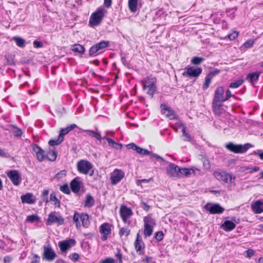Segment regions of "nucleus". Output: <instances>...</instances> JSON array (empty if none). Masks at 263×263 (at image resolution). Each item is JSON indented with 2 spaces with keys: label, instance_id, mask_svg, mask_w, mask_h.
<instances>
[{
  "label": "nucleus",
  "instance_id": "nucleus-9",
  "mask_svg": "<svg viewBox=\"0 0 263 263\" xmlns=\"http://www.w3.org/2000/svg\"><path fill=\"white\" fill-rule=\"evenodd\" d=\"M113 226L108 222H105L101 224L99 227V232L102 235L101 240L106 241L109 236L111 235Z\"/></svg>",
  "mask_w": 263,
  "mask_h": 263
},
{
  "label": "nucleus",
  "instance_id": "nucleus-29",
  "mask_svg": "<svg viewBox=\"0 0 263 263\" xmlns=\"http://www.w3.org/2000/svg\"><path fill=\"white\" fill-rule=\"evenodd\" d=\"M178 171L179 172V177L181 176L188 177L191 175L192 173H195V171L194 170L185 167H179V169L178 170Z\"/></svg>",
  "mask_w": 263,
  "mask_h": 263
},
{
  "label": "nucleus",
  "instance_id": "nucleus-44",
  "mask_svg": "<svg viewBox=\"0 0 263 263\" xmlns=\"http://www.w3.org/2000/svg\"><path fill=\"white\" fill-rule=\"evenodd\" d=\"M204 61V59L199 57H194L191 60V64L195 65H200L203 61Z\"/></svg>",
  "mask_w": 263,
  "mask_h": 263
},
{
  "label": "nucleus",
  "instance_id": "nucleus-5",
  "mask_svg": "<svg viewBox=\"0 0 263 263\" xmlns=\"http://www.w3.org/2000/svg\"><path fill=\"white\" fill-rule=\"evenodd\" d=\"M252 145L250 143L237 144L230 142L226 144V148L229 151L235 154H241L246 152Z\"/></svg>",
  "mask_w": 263,
  "mask_h": 263
},
{
  "label": "nucleus",
  "instance_id": "nucleus-3",
  "mask_svg": "<svg viewBox=\"0 0 263 263\" xmlns=\"http://www.w3.org/2000/svg\"><path fill=\"white\" fill-rule=\"evenodd\" d=\"M106 10L102 7H100L92 13L89 17V26L94 27L98 26L102 21Z\"/></svg>",
  "mask_w": 263,
  "mask_h": 263
},
{
  "label": "nucleus",
  "instance_id": "nucleus-36",
  "mask_svg": "<svg viewBox=\"0 0 263 263\" xmlns=\"http://www.w3.org/2000/svg\"><path fill=\"white\" fill-rule=\"evenodd\" d=\"M84 132L87 133L89 136L95 138L100 141H101L102 137L100 133H96L92 130H85Z\"/></svg>",
  "mask_w": 263,
  "mask_h": 263
},
{
  "label": "nucleus",
  "instance_id": "nucleus-31",
  "mask_svg": "<svg viewBox=\"0 0 263 263\" xmlns=\"http://www.w3.org/2000/svg\"><path fill=\"white\" fill-rule=\"evenodd\" d=\"M138 0H128V6L129 11L135 13L138 9Z\"/></svg>",
  "mask_w": 263,
  "mask_h": 263
},
{
  "label": "nucleus",
  "instance_id": "nucleus-58",
  "mask_svg": "<svg viewBox=\"0 0 263 263\" xmlns=\"http://www.w3.org/2000/svg\"><path fill=\"white\" fill-rule=\"evenodd\" d=\"M98 51L96 48H95V46L93 45L92 46L89 50V55L90 57H93L95 55V54Z\"/></svg>",
  "mask_w": 263,
  "mask_h": 263
},
{
  "label": "nucleus",
  "instance_id": "nucleus-24",
  "mask_svg": "<svg viewBox=\"0 0 263 263\" xmlns=\"http://www.w3.org/2000/svg\"><path fill=\"white\" fill-rule=\"evenodd\" d=\"M78 171L84 174H89L92 176L94 171L92 168V165H77Z\"/></svg>",
  "mask_w": 263,
  "mask_h": 263
},
{
  "label": "nucleus",
  "instance_id": "nucleus-6",
  "mask_svg": "<svg viewBox=\"0 0 263 263\" xmlns=\"http://www.w3.org/2000/svg\"><path fill=\"white\" fill-rule=\"evenodd\" d=\"M144 230L143 234L145 238L152 235L154 227L156 225L155 220L150 215L145 216L143 218Z\"/></svg>",
  "mask_w": 263,
  "mask_h": 263
},
{
  "label": "nucleus",
  "instance_id": "nucleus-38",
  "mask_svg": "<svg viewBox=\"0 0 263 263\" xmlns=\"http://www.w3.org/2000/svg\"><path fill=\"white\" fill-rule=\"evenodd\" d=\"M50 200L53 202V204L55 207H60V200L57 198L56 194L54 192H53L50 194Z\"/></svg>",
  "mask_w": 263,
  "mask_h": 263
},
{
  "label": "nucleus",
  "instance_id": "nucleus-28",
  "mask_svg": "<svg viewBox=\"0 0 263 263\" xmlns=\"http://www.w3.org/2000/svg\"><path fill=\"white\" fill-rule=\"evenodd\" d=\"M221 227L224 231L229 232L235 228L236 224L232 221L226 220L222 224Z\"/></svg>",
  "mask_w": 263,
  "mask_h": 263
},
{
  "label": "nucleus",
  "instance_id": "nucleus-59",
  "mask_svg": "<svg viewBox=\"0 0 263 263\" xmlns=\"http://www.w3.org/2000/svg\"><path fill=\"white\" fill-rule=\"evenodd\" d=\"M33 45L35 48H40L43 47V43L41 41L35 40L33 42Z\"/></svg>",
  "mask_w": 263,
  "mask_h": 263
},
{
  "label": "nucleus",
  "instance_id": "nucleus-15",
  "mask_svg": "<svg viewBox=\"0 0 263 263\" xmlns=\"http://www.w3.org/2000/svg\"><path fill=\"white\" fill-rule=\"evenodd\" d=\"M124 172L121 170L115 169L111 173L110 176L111 183L115 185L119 182L124 177Z\"/></svg>",
  "mask_w": 263,
  "mask_h": 263
},
{
  "label": "nucleus",
  "instance_id": "nucleus-2",
  "mask_svg": "<svg viewBox=\"0 0 263 263\" xmlns=\"http://www.w3.org/2000/svg\"><path fill=\"white\" fill-rule=\"evenodd\" d=\"M127 149H132L135 151L138 154L141 155H150V159L156 158L159 163H165L168 164H174L173 162H170L168 160L163 158L156 154L153 153L147 149L141 148L134 143H131L126 145Z\"/></svg>",
  "mask_w": 263,
  "mask_h": 263
},
{
  "label": "nucleus",
  "instance_id": "nucleus-25",
  "mask_svg": "<svg viewBox=\"0 0 263 263\" xmlns=\"http://www.w3.org/2000/svg\"><path fill=\"white\" fill-rule=\"evenodd\" d=\"M251 208L255 214H260L263 212V203L257 200L251 205Z\"/></svg>",
  "mask_w": 263,
  "mask_h": 263
},
{
  "label": "nucleus",
  "instance_id": "nucleus-46",
  "mask_svg": "<svg viewBox=\"0 0 263 263\" xmlns=\"http://www.w3.org/2000/svg\"><path fill=\"white\" fill-rule=\"evenodd\" d=\"M0 156L4 158H10L15 162L14 157L11 156L8 152L1 148H0Z\"/></svg>",
  "mask_w": 263,
  "mask_h": 263
},
{
  "label": "nucleus",
  "instance_id": "nucleus-63",
  "mask_svg": "<svg viewBox=\"0 0 263 263\" xmlns=\"http://www.w3.org/2000/svg\"><path fill=\"white\" fill-rule=\"evenodd\" d=\"M152 261L153 257L148 256H146L142 259V261L144 263H152Z\"/></svg>",
  "mask_w": 263,
  "mask_h": 263
},
{
  "label": "nucleus",
  "instance_id": "nucleus-30",
  "mask_svg": "<svg viewBox=\"0 0 263 263\" xmlns=\"http://www.w3.org/2000/svg\"><path fill=\"white\" fill-rule=\"evenodd\" d=\"M77 127V126L75 124H70L66 128L61 129L60 131L59 136L64 140V136Z\"/></svg>",
  "mask_w": 263,
  "mask_h": 263
},
{
  "label": "nucleus",
  "instance_id": "nucleus-62",
  "mask_svg": "<svg viewBox=\"0 0 263 263\" xmlns=\"http://www.w3.org/2000/svg\"><path fill=\"white\" fill-rule=\"evenodd\" d=\"M254 41L253 40H248L243 44L245 48H249L253 46Z\"/></svg>",
  "mask_w": 263,
  "mask_h": 263
},
{
  "label": "nucleus",
  "instance_id": "nucleus-33",
  "mask_svg": "<svg viewBox=\"0 0 263 263\" xmlns=\"http://www.w3.org/2000/svg\"><path fill=\"white\" fill-rule=\"evenodd\" d=\"M130 232L131 231L128 227H124L119 228L118 234L120 237L124 236L127 237L130 235Z\"/></svg>",
  "mask_w": 263,
  "mask_h": 263
},
{
  "label": "nucleus",
  "instance_id": "nucleus-42",
  "mask_svg": "<svg viewBox=\"0 0 263 263\" xmlns=\"http://www.w3.org/2000/svg\"><path fill=\"white\" fill-rule=\"evenodd\" d=\"M109 145L113 148L117 149H121L122 147V145L121 143L115 142L114 140L110 138L108 140Z\"/></svg>",
  "mask_w": 263,
  "mask_h": 263
},
{
  "label": "nucleus",
  "instance_id": "nucleus-32",
  "mask_svg": "<svg viewBox=\"0 0 263 263\" xmlns=\"http://www.w3.org/2000/svg\"><path fill=\"white\" fill-rule=\"evenodd\" d=\"M222 103L219 102H212V109L215 114L220 115L221 113V106Z\"/></svg>",
  "mask_w": 263,
  "mask_h": 263
},
{
  "label": "nucleus",
  "instance_id": "nucleus-19",
  "mask_svg": "<svg viewBox=\"0 0 263 263\" xmlns=\"http://www.w3.org/2000/svg\"><path fill=\"white\" fill-rule=\"evenodd\" d=\"M7 176L14 185H18L20 184L21 178L17 171H10L7 173Z\"/></svg>",
  "mask_w": 263,
  "mask_h": 263
},
{
  "label": "nucleus",
  "instance_id": "nucleus-35",
  "mask_svg": "<svg viewBox=\"0 0 263 263\" xmlns=\"http://www.w3.org/2000/svg\"><path fill=\"white\" fill-rule=\"evenodd\" d=\"M109 45V42L108 41H102L98 43L95 44V48L98 51L107 47Z\"/></svg>",
  "mask_w": 263,
  "mask_h": 263
},
{
  "label": "nucleus",
  "instance_id": "nucleus-50",
  "mask_svg": "<svg viewBox=\"0 0 263 263\" xmlns=\"http://www.w3.org/2000/svg\"><path fill=\"white\" fill-rule=\"evenodd\" d=\"M41 258L40 256L36 254H33L32 257L31 259L30 263H40Z\"/></svg>",
  "mask_w": 263,
  "mask_h": 263
},
{
  "label": "nucleus",
  "instance_id": "nucleus-22",
  "mask_svg": "<svg viewBox=\"0 0 263 263\" xmlns=\"http://www.w3.org/2000/svg\"><path fill=\"white\" fill-rule=\"evenodd\" d=\"M261 73V72L258 71L249 73L247 74L246 79L252 85H254L255 82L258 81Z\"/></svg>",
  "mask_w": 263,
  "mask_h": 263
},
{
  "label": "nucleus",
  "instance_id": "nucleus-7",
  "mask_svg": "<svg viewBox=\"0 0 263 263\" xmlns=\"http://www.w3.org/2000/svg\"><path fill=\"white\" fill-rule=\"evenodd\" d=\"M119 214L124 223L128 225L131 223L130 219L133 216L134 213L130 208L125 204H122L120 208Z\"/></svg>",
  "mask_w": 263,
  "mask_h": 263
},
{
  "label": "nucleus",
  "instance_id": "nucleus-40",
  "mask_svg": "<svg viewBox=\"0 0 263 263\" xmlns=\"http://www.w3.org/2000/svg\"><path fill=\"white\" fill-rule=\"evenodd\" d=\"M244 80L238 79L234 82L231 83L229 85V88H237L240 86L243 83Z\"/></svg>",
  "mask_w": 263,
  "mask_h": 263
},
{
  "label": "nucleus",
  "instance_id": "nucleus-13",
  "mask_svg": "<svg viewBox=\"0 0 263 263\" xmlns=\"http://www.w3.org/2000/svg\"><path fill=\"white\" fill-rule=\"evenodd\" d=\"M76 245V241L74 239H67L59 242V247L62 253H65L71 247Z\"/></svg>",
  "mask_w": 263,
  "mask_h": 263
},
{
  "label": "nucleus",
  "instance_id": "nucleus-27",
  "mask_svg": "<svg viewBox=\"0 0 263 263\" xmlns=\"http://www.w3.org/2000/svg\"><path fill=\"white\" fill-rule=\"evenodd\" d=\"M95 204V200L92 195L88 193L86 196V198L84 202V206L85 208H91L94 206Z\"/></svg>",
  "mask_w": 263,
  "mask_h": 263
},
{
  "label": "nucleus",
  "instance_id": "nucleus-43",
  "mask_svg": "<svg viewBox=\"0 0 263 263\" xmlns=\"http://www.w3.org/2000/svg\"><path fill=\"white\" fill-rule=\"evenodd\" d=\"M72 50L75 52L83 53L85 49L83 46L80 44H76L72 47Z\"/></svg>",
  "mask_w": 263,
  "mask_h": 263
},
{
  "label": "nucleus",
  "instance_id": "nucleus-17",
  "mask_svg": "<svg viewBox=\"0 0 263 263\" xmlns=\"http://www.w3.org/2000/svg\"><path fill=\"white\" fill-rule=\"evenodd\" d=\"M160 108L162 110V114H164L166 117L171 120L177 119L178 116L175 114L174 110L167 106L165 104H162L160 105Z\"/></svg>",
  "mask_w": 263,
  "mask_h": 263
},
{
  "label": "nucleus",
  "instance_id": "nucleus-10",
  "mask_svg": "<svg viewBox=\"0 0 263 263\" xmlns=\"http://www.w3.org/2000/svg\"><path fill=\"white\" fill-rule=\"evenodd\" d=\"M53 223H57L58 225H62L64 223V218L62 216H58L55 211L50 212L46 220L47 225L50 226Z\"/></svg>",
  "mask_w": 263,
  "mask_h": 263
},
{
  "label": "nucleus",
  "instance_id": "nucleus-16",
  "mask_svg": "<svg viewBox=\"0 0 263 263\" xmlns=\"http://www.w3.org/2000/svg\"><path fill=\"white\" fill-rule=\"evenodd\" d=\"M213 175L217 180L224 183H227L229 181L231 182L232 180V175L224 171L214 172Z\"/></svg>",
  "mask_w": 263,
  "mask_h": 263
},
{
  "label": "nucleus",
  "instance_id": "nucleus-12",
  "mask_svg": "<svg viewBox=\"0 0 263 263\" xmlns=\"http://www.w3.org/2000/svg\"><path fill=\"white\" fill-rule=\"evenodd\" d=\"M134 247L136 252L139 255H143L144 254L145 243L139 233L136 235V238L134 242Z\"/></svg>",
  "mask_w": 263,
  "mask_h": 263
},
{
  "label": "nucleus",
  "instance_id": "nucleus-23",
  "mask_svg": "<svg viewBox=\"0 0 263 263\" xmlns=\"http://www.w3.org/2000/svg\"><path fill=\"white\" fill-rule=\"evenodd\" d=\"M70 188L74 193H78L81 190V184L78 178H75L71 180L70 183Z\"/></svg>",
  "mask_w": 263,
  "mask_h": 263
},
{
  "label": "nucleus",
  "instance_id": "nucleus-49",
  "mask_svg": "<svg viewBox=\"0 0 263 263\" xmlns=\"http://www.w3.org/2000/svg\"><path fill=\"white\" fill-rule=\"evenodd\" d=\"M69 258L74 262L79 261L80 259V255L77 253H73L69 255Z\"/></svg>",
  "mask_w": 263,
  "mask_h": 263
},
{
  "label": "nucleus",
  "instance_id": "nucleus-11",
  "mask_svg": "<svg viewBox=\"0 0 263 263\" xmlns=\"http://www.w3.org/2000/svg\"><path fill=\"white\" fill-rule=\"evenodd\" d=\"M44 251L43 253V259L48 261H53L57 256L55 251L50 246H44Z\"/></svg>",
  "mask_w": 263,
  "mask_h": 263
},
{
  "label": "nucleus",
  "instance_id": "nucleus-41",
  "mask_svg": "<svg viewBox=\"0 0 263 263\" xmlns=\"http://www.w3.org/2000/svg\"><path fill=\"white\" fill-rule=\"evenodd\" d=\"M63 140H64L59 135L57 139H50L48 142V144L49 145L53 146L54 145H59Z\"/></svg>",
  "mask_w": 263,
  "mask_h": 263
},
{
  "label": "nucleus",
  "instance_id": "nucleus-53",
  "mask_svg": "<svg viewBox=\"0 0 263 263\" xmlns=\"http://www.w3.org/2000/svg\"><path fill=\"white\" fill-rule=\"evenodd\" d=\"M121 59L123 64L128 68H130V64L129 61L126 60L125 57H124L122 53H121Z\"/></svg>",
  "mask_w": 263,
  "mask_h": 263
},
{
  "label": "nucleus",
  "instance_id": "nucleus-48",
  "mask_svg": "<svg viewBox=\"0 0 263 263\" xmlns=\"http://www.w3.org/2000/svg\"><path fill=\"white\" fill-rule=\"evenodd\" d=\"M5 58L7 60L8 65H13L15 64V63L14 62L13 55L10 54H8L5 55Z\"/></svg>",
  "mask_w": 263,
  "mask_h": 263
},
{
  "label": "nucleus",
  "instance_id": "nucleus-34",
  "mask_svg": "<svg viewBox=\"0 0 263 263\" xmlns=\"http://www.w3.org/2000/svg\"><path fill=\"white\" fill-rule=\"evenodd\" d=\"M12 40L15 42L17 46L21 48H24L26 45V41L23 38L15 36L12 37Z\"/></svg>",
  "mask_w": 263,
  "mask_h": 263
},
{
  "label": "nucleus",
  "instance_id": "nucleus-39",
  "mask_svg": "<svg viewBox=\"0 0 263 263\" xmlns=\"http://www.w3.org/2000/svg\"><path fill=\"white\" fill-rule=\"evenodd\" d=\"M240 170L241 171L244 172L246 173H252L253 172L258 171L259 170V167L257 166L249 167V166H245L241 167Z\"/></svg>",
  "mask_w": 263,
  "mask_h": 263
},
{
  "label": "nucleus",
  "instance_id": "nucleus-20",
  "mask_svg": "<svg viewBox=\"0 0 263 263\" xmlns=\"http://www.w3.org/2000/svg\"><path fill=\"white\" fill-rule=\"evenodd\" d=\"M21 199L23 203L34 204L36 202L35 198L31 193H27L22 195Z\"/></svg>",
  "mask_w": 263,
  "mask_h": 263
},
{
  "label": "nucleus",
  "instance_id": "nucleus-57",
  "mask_svg": "<svg viewBox=\"0 0 263 263\" xmlns=\"http://www.w3.org/2000/svg\"><path fill=\"white\" fill-rule=\"evenodd\" d=\"M99 263H116V260L111 257H106L101 260Z\"/></svg>",
  "mask_w": 263,
  "mask_h": 263
},
{
  "label": "nucleus",
  "instance_id": "nucleus-8",
  "mask_svg": "<svg viewBox=\"0 0 263 263\" xmlns=\"http://www.w3.org/2000/svg\"><path fill=\"white\" fill-rule=\"evenodd\" d=\"M143 83V89L148 88L147 93L151 97L153 98L155 93L157 91V86L156 85V79L154 78L148 77L145 81H142Z\"/></svg>",
  "mask_w": 263,
  "mask_h": 263
},
{
  "label": "nucleus",
  "instance_id": "nucleus-52",
  "mask_svg": "<svg viewBox=\"0 0 263 263\" xmlns=\"http://www.w3.org/2000/svg\"><path fill=\"white\" fill-rule=\"evenodd\" d=\"M49 193V191L48 189H44L42 193V196L44 197L43 201L46 203H48L49 202L48 199Z\"/></svg>",
  "mask_w": 263,
  "mask_h": 263
},
{
  "label": "nucleus",
  "instance_id": "nucleus-26",
  "mask_svg": "<svg viewBox=\"0 0 263 263\" xmlns=\"http://www.w3.org/2000/svg\"><path fill=\"white\" fill-rule=\"evenodd\" d=\"M179 169V167L178 165H169L167 167L166 171L171 177H179V172L178 171Z\"/></svg>",
  "mask_w": 263,
  "mask_h": 263
},
{
  "label": "nucleus",
  "instance_id": "nucleus-61",
  "mask_svg": "<svg viewBox=\"0 0 263 263\" xmlns=\"http://www.w3.org/2000/svg\"><path fill=\"white\" fill-rule=\"evenodd\" d=\"M238 33L237 31H234L232 33L228 34V36L230 40H234L238 36Z\"/></svg>",
  "mask_w": 263,
  "mask_h": 263
},
{
  "label": "nucleus",
  "instance_id": "nucleus-60",
  "mask_svg": "<svg viewBox=\"0 0 263 263\" xmlns=\"http://www.w3.org/2000/svg\"><path fill=\"white\" fill-rule=\"evenodd\" d=\"M140 205L141 208H142V209L146 212H148L150 210V206L143 201L141 202Z\"/></svg>",
  "mask_w": 263,
  "mask_h": 263
},
{
  "label": "nucleus",
  "instance_id": "nucleus-45",
  "mask_svg": "<svg viewBox=\"0 0 263 263\" xmlns=\"http://www.w3.org/2000/svg\"><path fill=\"white\" fill-rule=\"evenodd\" d=\"M164 233L162 231L156 232L155 234L154 238L158 241H161L163 239Z\"/></svg>",
  "mask_w": 263,
  "mask_h": 263
},
{
  "label": "nucleus",
  "instance_id": "nucleus-55",
  "mask_svg": "<svg viewBox=\"0 0 263 263\" xmlns=\"http://www.w3.org/2000/svg\"><path fill=\"white\" fill-rule=\"evenodd\" d=\"M182 136L185 137L183 139L184 141H190L192 140L191 137L189 134L186 132L185 129H182Z\"/></svg>",
  "mask_w": 263,
  "mask_h": 263
},
{
  "label": "nucleus",
  "instance_id": "nucleus-51",
  "mask_svg": "<svg viewBox=\"0 0 263 263\" xmlns=\"http://www.w3.org/2000/svg\"><path fill=\"white\" fill-rule=\"evenodd\" d=\"M60 191L66 194H69L70 191L69 188L67 184H65L61 186L60 189Z\"/></svg>",
  "mask_w": 263,
  "mask_h": 263
},
{
  "label": "nucleus",
  "instance_id": "nucleus-54",
  "mask_svg": "<svg viewBox=\"0 0 263 263\" xmlns=\"http://www.w3.org/2000/svg\"><path fill=\"white\" fill-rule=\"evenodd\" d=\"M39 220V216L36 215H30L27 216V221L33 222Z\"/></svg>",
  "mask_w": 263,
  "mask_h": 263
},
{
  "label": "nucleus",
  "instance_id": "nucleus-37",
  "mask_svg": "<svg viewBox=\"0 0 263 263\" xmlns=\"http://www.w3.org/2000/svg\"><path fill=\"white\" fill-rule=\"evenodd\" d=\"M115 256L116 258V262H123V254L122 251L120 248H118L116 249V252L115 254Z\"/></svg>",
  "mask_w": 263,
  "mask_h": 263
},
{
  "label": "nucleus",
  "instance_id": "nucleus-64",
  "mask_svg": "<svg viewBox=\"0 0 263 263\" xmlns=\"http://www.w3.org/2000/svg\"><path fill=\"white\" fill-rule=\"evenodd\" d=\"M255 155H257L261 160H263V151L261 149H258L254 152Z\"/></svg>",
  "mask_w": 263,
  "mask_h": 263
},
{
  "label": "nucleus",
  "instance_id": "nucleus-21",
  "mask_svg": "<svg viewBox=\"0 0 263 263\" xmlns=\"http://www.w3.org/2000/svg\"><path fill=\"white\" fill-rule=\"evenodd\" d=\"M205 207L211 214H221L224 211V208L217 203L213 204L210 208H206V206Z\"/></svg>",
  "mask_w": 263,
  "mask_h": 263
},
{
  "label": "nucleus",
  "instance_id": "nucleus-47",
  "mask_svg": "<svg viewBox=\"0 0 263 263\" xmlns=\"http://www.w3.org/2000/svg\"><path fill=\"white\" fill-rule=\"evenodd\" d=\"M212 78L209 77L208 74L205 78V82L202 86V89L206 90L209 87V85L211 82Z\"/></svg>",
  "mask_w": 263,
  "mask_h": 263
},
{
  "label": "nucleus",
  "instance_id": "nucleus-18",
  "mask_svg": "<svg viewBox=\"0 0 263 263\" xmlns=\"http://www.w3.org/2000/svg\"><path fill=\"white\" fill-rule=\"evenodd\" d=\"M224 89L222 86L218 87L215 91L214 97L213 102L222 103L224 102Z\"/></svg>",
  "mask_w": 263,
  "mask_h": 263
},
{
  "label": "nucleus",
  "instance_id": "nucleus-56",
  "mask_svg": "<svg viewBox=\"0 0 263 263\" xmlns=\"http://www.w3.org/2000/svg\"><path fill=\"white\" fill-rule=\"evenodd\" d=\"M220 72V70L219 69H215L214 70L210 71L208 75L213 79L214 77L218 74Z\"/></svg>",
  "mask_w": 263,
  "mask_h": 263
},
{
  "label": "nucleus",
  "instance_id": "nucleus-14",
  "mask_svg": "<svg viewBox=\"0 0 263 263\" xmlns=\"http://www.w3.org/2000/svg\"><path fill=\"white\" fill-rule=\"evenodd\" d=\"M186 71H184L182 75L184 77L197 78L202 73V69L201 67H195L193 66H187L185 68Z\"/></svg>",
  "mask_w": 263,
  "mask_h": 263
},
{
  "label": "nucleus",
  "instance_id": "nucleus-4",
  "mask_svg": "<svg viewBox=\"0 0 263 263\" xmlns=\"http://www.w3.org/2000/svg\"><path fill=\"white\" fill-rule=\"evenodd\" d=\"M80 219L82 222V225L84 228H88L90 225L89 217L87 213H82L80 214L77 211H75L73 216V220L76 224V227L78 229H80L81 226Z\"/></svg>",
  "mask_w": 263,
  "mask_h": 263
},
{
  "label": "nucleus",
  "instance_id": "nucleus-1",
  "mask_svg": "<svg viewBox=\"0 0 263 263\" xmlns=\"http://www.w3.org/2000/svg\"><path fill=\"white\" fill-rule=\"evenodd\" d=\"M33 150L36 154L37 159L40 162L45 159L54 161L57 159L58 154L55 148H50L47 151H45L37 144H34Z\"/></svg>",
  "mask_w": 263,
  "mask_h": 263
}]
</instances>
